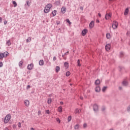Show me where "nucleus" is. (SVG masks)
<instances>
[{
	"mask_svg": "<svg viewBox=\"0 0 130 130\" xmlns=\"http://www.w3.org/2000/svg\"><path fill=\"white\" fill-rule=\"evenodd\" d=\"M52 8V5L51 4H49L47 5L44 10V13L45 14H47V13H49L50 11V9Z\"/></svg>",
	"mask_w": 130,
	"mask_h": 130,
	"instance_id": "obj_1",
	"label": "nucleus"
},
{
	"mask_svg": "<svg viewBox=\"0 0 130 130\" xmlns=\"http://www.w3.org/2000/svg\"><path fill=\"white\" fill-rule=\"evenodd\" d=\"M11 120V114H8L5 118L4 122L5 123H8Z\"/></svg>",
	"mask_w": 130,
	"mask_h": 130,
	"instance_id": "obj_2",
	"label": "nucleus"
},
{
	"mask_svg": "<svg viewBox=\"0 0 130 130\" xmlns=\"http://www.w3.org/2000/svg\"><path fill=\"white\" fill-rule=\"evenodd\" d=\"M117 27H118V23L116 21H114L112 23L113 29H117Z\"/></svg>",
	"mask_w": 130,
	"mask_h": 130,
	"instance_id": "obj_3",
	"label": "nucleus"
},
{
	"mask_svg": "<svg viewBox=\"0 0 130 130\" xmlns=\"http://www.w3.org/2000/svg\"><path fill=\"white\" fill-rule=\"evenodd\" d=\"M112 16V14H111V13H107L105 15L106 20H109V19L111 18Z\"/></svg>",
	"mask_w": 130,
	"mask_h": 130,
	"instance_id": "obj_4",
	"label": "nucleus"
},
{
	"mask_svg": "<svg viewBox=\"0 0 130 130\" xmlns=\"http://www.w3.org/2000/svg\"><path fill=\"white\" fill-rule=\"evenodd\" d=\"M24 105L26 106V107H29L30 106V102L28 100H25L24 101Z\"/></svg>",
	"mask_w": 130,
	"mask_h": 130,
	"instance_id": "obj_5",
	"label": "nucleus"
},
{
	"mask_svg": "<svg viewBox=\"0 0 130 130\" xmlns=\"http://www.w3.org/2000/svg\"><path fill=\"white\" fill-rule=\"evenodd\" d=\"M110 47H111V46H110V44H107L105 46L106 50H107V51H109V50H110Z\"/></svg>",
	"mask_w": 130,
	"mask_h": 130,
	"instance_id": "obj_6",
	"label": "nucleus"
},
{
	"mask_svg": "<svg viewBox=\"0 0 130 130\" xmlns=\"http://www.w3.org/2000/svg\"><path fill=\"white\" fill-rule=\"evenodd\" d=\"M87 32H88V30H87V29H83L82 31V36H85L86 34H87Z\"/></svg>",
	"mask_w": 130,
	"mask_h": 130,
	"instance_id": "obj_7",
	"label": "nucleus"
},
{
	"mask_svg": "<svg viewBox=\"0 0 130 130\" xmlns=\"http://www.w3.org/2000/svg\"><path fill=\"white\" fill-rule=\"evenodd\" d=\"M89 27L90 29H92V28H93V27H94V21H92L89 23Z\"/></svg>",
	"mask_w": 130,
	"mask_h": 130,
	"instance_id": "obj_8",
	"label": "nucleus"
},
{
	"mask_svg": "<svg viewBox=\"0 0 130 130\" xmlns=\"http://www.w3.org/2000/svg\"><path fill=\"white\" fill-rule=\"evenodd\" d=\"M27 69L29 71H31V70H32V69H33V64L31 63L30 64H28L27 66Z\"/></svg>",
	"mask_w": 130,
	"mask_h": 130,
	"instance_id": "obj_9",
	"label": "nucleus"
},
{
	"mask_svg": "<svg viewBox=\"0 0 130 130\" xmlns=\"http://www.w3.org/2000/svg\"><path fill=\"white\" fill-rule=\"evenodd\" d=\"M81 113V109H76L74 112V113H75V114H77L78 113Z\"/></svg>",
	"mask_w": 130,
	"mask_h": 130,
	"instance_id": "obj_10",
	"label": "nucleus"
},
{
	"mask_svg": "<svg viewBox=\"0 0 130 130\" xmlns=\"http://www.w3.org/2000/svg\"><path fill=\"white\" fill-rule=\"evenodd\" d=\"M93 110L94 111H97V110H98V106L97 105H93Z\"/></svg>",
	"mask_w": 130,
	"mask_h": 130,
	"instance_id": "obj_11",
	"label": "nucleus"
},
{
	"mask_svg": "<svg viewBox=\"0 0 130 130\" xmlns=\"http://www.w3.org/2000/svg\"><path fill=\"white\" fill-rule=\"evenodd\" d=\"M61 12L63 14H64L67 12V8L66 7H62L61 9Z\"/></svg>",
	"mask_w": 130,
	"mask_h": 130,
	"instance_id": "obj_12",
	"label": "nucleus"
},
{
	"mask_svg": "<svg viewBox=\"0 0 130 130\" xmlns=\"http://www.w3.org/2000/svg\"><path fill=\"white\" fill-rule=\"evenodd\" d=\"M64 66L66 69H69V63L68 62H65Z\"/></svg>",
	"mask_w": 130,
	"mask_h": 130,
	"instance_id": "obj_13",
	"label": "nucleus"
},
{
	"mask_svg": "<svg viewBox=\"0 0 130 130\" xmlns=\"http://www.w3.org/2000/svg\"><path fill=\"white\" fill-rule=\"evenodd\" d=\"M60 68H59V67L56 66L55 71L56 73H58V71H60Z\"/></svg>",
	"mask_w": 130,
	"mask_h": 130,
	"instance_id": "obj_14",
	"label": "nucleus"
},
{
	"mask_svg": "<svg viewBox=\"0 0 130 130\" xmlns=\"http://www.w3.org/2000/svg\"><path fill=\"white\" fill-rule=\"evenodd\" d=\"M100 87L99 86L96 87L95 88V92H100Z\"/></svg>",
	"mask_w": 130,
	"mask_h": 130,
	"instance_id": "obj_15",
	"label": "nucleus"
},
{
	"mask_svg": "<svg viewBox=\"0 0 130 130\" xmlns=\"http://www.w3.org/2000/svg\"><path fill=\"white\" fill-rule=\"evenodd\" d=\"M58 111L60 113L62 112V107L61 106H59L58 108Z\"/></svg>",
	"mask_w": 130,
	"mask_h": 130,
	"instance_id": "obj_16",
	"label": "nucleus"
},
{
	"mask_svg": "<svg viewBox=\"0 0 130 130\" xmlns=\"http://www.w3.org/2000/svg\"><path fill=\"white\" fill-rule=\"evenodd\" d=\"M127 14H128V8H127L125 10L124 15L125 16H126V15H127Z\"/></svg>",
	"mask_w": 130,
	"mask_h": 130,
	"instance_id": "obj_17",
	"label": "nucleus"
},
{
	"mask_svg": "<svg viewBox=\"0 0 130 130\" xmlns=\"http://www.w3.org/2000/svg\"><path fill=\"white\" fill-rule=\"evenodd\" d=\"M52 102V99H51V98L48 99V101H47L48 104H51Z\"/></svg>",
	"mask_w": 130,
	"mask_h": 130,
	"instance_id": "obj_18",
	"label": "nucleus"
},
{
	"mask_svg": "<svg viewBox=\"0 0 130 130\" xmlns=\"http://www.w3.org/2000/svg\"><path fill=\"white\" fill-rule=\"evenodd\" d=\"M4 57H7L9 55V52H5L4 53Z\"/></svg>",
	"mask_w": 130,
	"mask_h": 130,
	"instance_id": "obj_19",
	"label": "nucleus"
},
{
	"mask_svg": "<svg viewBox=\"0 0 130 130\" xmlns=\"http://www.w3.org/2000/svg\"><path fill=\"white\" fill-rule=\"evenodd\" d=\"M39 64L40 66H43L44 64V61L43 60H40Z\"/></svg>",
	"mask_w": 130,
	"mask_h": 130,
	"instance_id": "obj_20",
	"label": "nucleus"
},
{
	"mask_svg": "<svg viewBox=\"0 0 130 130\" xmlns=\"http://www.w3.org/2000/svg\"><path fill=\"white\" fill-rule=\"evenodd\" d=\"M100 84V80H96L95 81V85H99Z\"/></svg>",
	"mask_w": 130,
	"mask_h": 130,
	"instance_id": "obj_21",
	"label": "nucleus"
},
{
	"mask_svg": "<svg viewBox=\"0 0 130 130\" xmlns=\"http://www.w3.org/2000/svg\"><path fill=\"white\" fill-rule=\"evenodd\" d=\"M122 85L123 86H127V81H126L125 80L123 81V82H122Z\"/></svg>",
	"mask_w": 130,
	"mask_h": 130,
	"instance_id": "obj_22",
	"label": "nucleus"
},
{
	"mask_svg": "<svg viewBox=\"0 0 130 130\" xmlns=\"http://www.w3.org/2000/svg\"><path fill=\"white\" fill-rule=\"evenodd\" d=\"M56 10H54L52 12V14L53 16V17H54V16H56Z\"/></svg>",
	"mask_w": 130,
	"mask_h": 130,
	"instance_id": "obj_23",
	"label": "nucleus"
},
{
	"mask_svg": "<svg viewBox=\"0 0 130 130\" xmlns=\"http://www.w3.org/2000/svg\"><path fill=\"white\" fill-rule=\"evenodd\" d=\"M3 57H5L4 54L3 53H1L0 54V59H3Z\"/></svg>",
	"mask_w": 130,
	"mask_h": 130,
	"instance_id": "obj_24",
	"label": "nucleus"
},
{
	"mask_svg": "<svg viewBox=\"0 0 130 130\" xmlns=\"http://www.w3.org/2000/svg\"><path fill=\"white\" fill-rule=\"evenodd\" d=\"M106 37L107 39H110V38L111 37L110 36V34H107Z\"/></svg>",
	"mask_w": 130,
	"mask_h": 130,
	"instance_id": "obj_25",
	"label": "nucleus"
},
{
	"mask_svg": "<svg viewBox=\"0 0 130 130\" xmlns=\"http://www.w3.org/2000/svg\"><path fill=\"white\" fill-rule=\"evenodd\" d=\"M79 127H80V125H79V124H77L74 126L75 129H78Z\"/></svg>",
	"mask_w": 130,
	"mask_h": 130,
	"instance_id": "obj_26",
	"label": "nucleus"
},
{
	"mask_svg": "<svg viewBox=\"0 0 130 130\" xmlns=\"http://www.w3.org/2000/svg\"><path fill=\"white\" fill-rule=\"evenodd\" d=\"M77 64L78 67H81V62L80 61V59L77 60Z\"/></svg>",
	"mask_w": 130,
	"mask_h": 130,
	"instance_id": "obj_27",
	"label": "nucleus"
},
{
	"mask_svg": "<svg viewBox=\"0 0 130 130\" xmlns=\"http://www.w3.org/2000/svg\"><path fill=\"white\" fill-rule=\"evenodd\" d=\"M13 5H14V8H16V7H17V3L15 1L13 2Z\"/></svg>",
	"mask_w": 130,
	"mask_h": 130,
	"instance_id": "obj_28",
	"label": "nucleus"
},
{
	"mask_svg": "<svg viewBox=\"0 0 130 130\" xmlns=\"http://www.w3.org/2000/svg\"><path fill=\"white\" fill-rule=\"evenodd\" d=\"M7 45L8 46H10L11 45V41L10 40H8L6 43Z\"/></svg>",
	"mask_w": 130,
	"mask_h": 130,
	"instance_id": "obj_29",
	"label": "nucleus"
},
{
	"mask_svg": "<svg viewBox=\"0 0 130 130\" xmlns=\"http://www.w3.org/2000/svg\"><path fill=\"white\" fill-rule=\"evenodd\" d=\"M31 41V38L29 37L27 40H26V42L28 43V42H30Z\"/></svg>",
	"mask_w": 130,
	"mask_h": 130,
	"instance_id": "obj_30",
	"label": "nucleus"
},
{
	"mask_svg": "<svg viewBox=\"0 0 130 130\" xmlns=\"http://www.w3.org/2000/svg\"><path fill=\"white\" fill-rule=\"evenodd\" d=\"M66 21H67V23H69V25H71L72 24V22H71V21H70V19H67Z\"/></svg>",
	"mask_w": 130,
	"mask_h": 130,
	"instance_id": "obj_31",
	"label": "nucleus"
},
{
	"mask_svg": "<svg viewBox=\"0 0 130 130\" xmlns=\"http://www.w3.org/2000/svg\"><path fill=\"white\" fill-rule=\"evenodd\" d=\"M106 89H107V87L104 86L103 89H102V91L103 92H105V91L106 90Z\"/></svg>",
	"mask_w": 130,
	"mask_h": 130,
	"instance_id": "obj_32",
	"label": "nucleus"
},
{
	"mask_svg": "<svg viewBox=\"0 0 130 130\" xmlns=\"http://www.w3.org/2000/svg\"><path fill=\"white\" fill-rule=\"evenodd\" d=\"M26 4H27V6H28V7H29L31 5V3H30L29 1H27Z\"/></svg>",
	"mask_w": 130,
	"mask_h": 130,
	"instance_id": "obj_33",
	"label": "nucleus"
},
{
	"mask_svg": "<svg viewBox=\"0 0 130 130\" xmlns=\"http://www.w3.org/2000/svg\"><path fill=\"white\" fill-rule=\"evenodd\" d=\"M71 75V72H67V73H66V76H67V77H69V76H70Z\"/></svg>",
	"mask_w": 130,
	"mask_h": 130,
	"instance_id": "obj_34",
	"label": "nucleus"
},
{
	"mask_svg": "<svg viewBox=\"0 0 130 130\" xmlns=\"http://www.w3.org/2000/svg\"><path fill=\"white\" fill-rule=\"evenodd\" d=\"M45 113H47V114H49V113H50V111L49 110H45Z\"/></svg>",
	"mask_w": 130,
	"mask_h": 130,
	"instance_id": "obj_35",
	"label": "nucleus"
},
{
	"mask_svg": "<svg viewBox=\"0 0 130 130\" xmlns=\"http://www.w3.org/2000/svg\"><path fill=\"white\" fill-rule=\"evenodd\" d=\"M17 125L18 127H21L22 124L21 123V122H19Z\"/></svg>",
	"mask_w": 130,
	"mask_h": 130,
	"instance_id": "obj_36",
	"label": "nucleus"
},
{
	"mask_svg": "<svg viewBox=\"0 0 130 130\" xmlns=\"http://www.w3.org/2000/svg\"><path fill=\"white\" fill-rule=\"evenodd\" d=\"M23 61H21L19 62V67H22V65L23 64Z\"/></svg>",
	"mask_w": 130,
	"mask_h": 130,
	"instance_id": "obj_37",
	"label": "nucleus"
},
{
	"mask_svg": "<svg viewBox=\"0 0 130 130\" xmlns=\"http://www.w3.org/2000/svg\"><path fill=\"white\" fill-rule=\"evenodd\" d=\"M56 121H57V122H59V123H60V120L58 118H57L56 119Z\"/></svg>",
	"mask_w": 130,
	"mask_h": 130,
	"instance_id": "obj_38",
	"label": "nucleus"
},
{
	"mask_svg": "<svg viewBox=\"0 0 130 130\" xmlns=\"http://www.w3.org/2000/svg\"><path fill=\"white\" fill-rule=\"evenodd\" d=\"M71 120H72V117L69 116L68 117V121H71Z\"/></svg>",
	"mask_w": 130,
	"mask_h": 130,
	"instance_id": "obj_39",
	"label": "nucleus"
},
{
	"mask_svg": "<svg viewBox=\"0 0 130 130\" xmlns=\"http://www.w3.org/2000/svg\"><path fill=\"white\" fill-rule=\"evenodd\" d=\"M83 127L84 128H86V127H87V123L83 124Z\"/></svg>",
	"mask_w": 130,
	"mask_h": 130,
	"instance_id": "obj_40",
	"label": "nucleus"
},
{
	"mask_svg": "<svg viewBox=\"0 0 130 130\" xmlns=\"http://www.w3.org/2000/svg\"><path fill=\"white\" fill-rule=\"evenodd\" d=\"M3 66H4V64L3 63V62H0V68L3 67Z\"/></svg>",
	"mask_w": 130,
	"mask_h": 130,
	"instance_id": "obj_41",
	"label": "nucleus"
},
{
	"mask_svg": "<svg viewBox=\"0 0 130 130\" xmlns=\"http://www.w3.org/2000/svg\"><path fill=\"white\" fill-rule=\"evenodd\" d=\"M38 115H40V114H41V111H40V110L38 111Z\"/></svg>",
	"mask_w": 130,
	"mask_h": 130,
	"instance_id": "obj_42",
	"label": "nucleus"
},
{
	"mask_svg": "<svg viewBox=\"0 0 130 130\" xmlns=\"http://www.w3.org/2000/svg\"><path fill=\"white\" fill-rule=\"evenodd\" d=\"M53 60H54V61H55V60H56V57L54 56L53 58Z\"/></svg>",
	"mask_w": 130,
	"mask_h": 130,
	"instance_id": "obj_43",
	"label": "nucleus"
},
{
	"mask_svg": "<svg viewBox=\"0 0 130 130\" xmlns=\"http://www.w3.org/2000/svg\"><path fill=\"white\" fill-rule=\"evenodd\" d=\"M127 111H130V107H128L127 108Z\"/></svg>",
	"mask_w": 130,
	"mask_h": 130,
	"instance_id": "obj_44",
	"label": "nucleus"
},
{
	"mask_svg": "<svg viewBox=\"0 0 130 130\" xmlns=\"http://www.w3.org/2000/svg\"><path fill=\"white\" fill-rule=\"evenodd\" d=\"M7 23H8V21H4V24H5V25H7Z\"/></svg>",
	"mask_w": 130,
	"mask_h": 130,
	"instance_id": "obj_45",
	"label": "nucleus"
},
{
	"mask_svg": "<svg viewBox=\"0 0 130 130\" xmlns=\"http://www.w3.org/2000/svg\"><path fill=\"white\" fill-rule=\"evenodd\" d=\"M60 22H59V21H56V24H57V25H59V24L60 23Z\"/></svg>",
	"mask_w": 130,
	"mask_h": 130,
	"instance_id": "obj_46",
	"label": "nucleus"
},
{
	"mask_svg": "<svg viewBox=\"0 0 130 130\" xmlns=\"http://www.w3.org/2000/svg\"><path fill=\"white\" fill-rule=\"evenodd\" d=\"M3 21V18L0 17V23Z\"/></svg>",
	"mask_w": 130,
	"mask_h": 130,
	"instance_id": "obj_47",
	"label": "nucleus"
},
{
	"mask_svg": "<svg viewBox=\"0 0 130 130\" xmlns=\"http://www.w3.org/2000/svg\"><path fill=\"white\" fill-rule=\"evenodd\" d=\"M98 16H99V17H100V18H101V14L99 13Z\"/></svg>",
	"mask_w": 130,
	"mask_h": 130,
	"instance_id": "obj_48",
	"label": "nucleus"
},
{
	"mask_svg": "<svg viewBox=\"0 0 130 130\" xmlns=\"http://www.w3.org/2000/svg\"><path fill=\"white\" fill-rule=\"evenodd\" d=\"M96 23H100V21L98 19H96Z\"/></svg>",
	"mask_w": 130,
	"mask_h": 130,
	"instance_id": "obj_49",
	"label": "nucleus"
},
{
	"mask_svg": "<svg viewBox=\"0 0 130 130\" xmlns=\"http://www.w3.org/2000/svg\"><path fill=\"white\" fill-rule=\"evenodd\" d=\"M60 104H61V105H63V102H61L60 103Z\"/></svg>",
	"mask_w": 130,
	"mask_h": 130,
	"instance_id": "obj_50",
	"label": "nucleus"
},
{
	"mask_svg": "<svg viewBox=\"0 0 130 130\" xmlns=\"http://www.w3.org/2000/svg\"><path fill=\"white\" fill-rule=\"evenodd\" d=\"M30 130H35V129L33 127L30 128Z\"/></svg>",
	"mask_w": 130,
	"mask_h": 130,
	"instance_id": "obj_51",
	"label": "nucleus"
},
{
	"mask_svg": "<svg viewBox=\"0 0 130 130\" xmlns=\"http://www.w3.org/2000/svg\"><path fill=\"white\" fill-rule=\"evenodd\" d=\"M29 88H30V85L27 86V89H29Z\"/></svg>",
	"mask_w": 130,
	"mask_h": 130,
	"instance_id": "obj_52",
	"label": "nucleus"
},
{
	"mask_svg": "<svg viewBox=\"0 0 130 130\" xmlns=\"http://www.w3.org/2000/svg\"><path fill=\"white\" fill-rule=\"evenodd\" d=\"M119 90H121V87H119Z\"/></svg>",
	"mask_w": 130,
	"mask_h": 130,
	"instance_id": "obj_53",
	"label": "nucleus"
},
{
	"mask_svg": "<svg viewBox=\"0 0 130 130\" xmlns=\"http://www.w3.org/2000/svg\"><path fill=\"white\" fill-rule=\"evenodd\" d=\"M13 127H14V128L16 127V125H14Z\"/></svg>",
	"mask_w": 130,
	"mask_h": 130,
	"instance_id": "obj_54",
	"label": "nucleus"
},
{
	"mask_svg": "<svg viewBox=\"0 0 130 130\" xmlns=\"http://www.w3.org/2000/svg\"><path fill=\"white\" fill-rule=\"evenodd\" d=\"M120 54H123V53H120Z\"/></svg>",
	"mask_w": 130,
	"mask_h": 130,
	"instance_id": "obj_55",
	"label": "nucleus"
},
{
	"mask_svg": "<svg viewBox=\"0 0 130 130\" xmlns=\"http://www.w3.org/2000/svg\"><path fill=\"white\" fill-rule=\"evenodd\" d=\"M110 1V2H111V1H113V0H109Z\"/></svg>",
	"mask_w": 130,
	"mask_h": 130,
	"instance_id": "obj_56",
	"label": "nucleus"
},
{
	"mask_svg": "<svg viewBox=\"0 0 130 130\" xmlns=\"http://www.w3.org/2000/svg\"><path fill=\"white\" fill-rule=\"evenodd\" d=\"M67 53H69V51H68V52H67Z\"/></svg>",
	"mask_w": 130,
	"mask_h": 130,
	"instance_id": "obj_57",
	"label": "nucleus"
},
{
	"mask_svg": "<svg viewBox=\"0 0 130 130\" xmlns=\"http://www.w3.org/2000/svg\"><path fill=\"white\" fill-rule=\"evenodd\" d=\"M81 98V99H83V98Z\"/></svg>",
	"mask_w": 130,
	"mask_h": 130,
	"instance_id": "obj_58",
	"label": "nucleus"
},
{
	"mask_svg": "<svg viewBox=\"0 0 130 130\" xmlns=\"http://www.w3.org/2000/svg\"><path fill=\"white\" fill-rule=\"evenodd\" d=\"M110 130H113V129H110Z\"/></svg>",
	"mask_w": 130,
	"mask_h": 130,
	"instance_id": "obj_59",
	"label": "nucleus"
},
{
	"mask_svg": "<svg viewBox=\"0 0 130 130\" xmlns=\"http://www.w3.org/2000/svg\"><path fill=\"white\" fill-rule=\"evenodd\" d=\"M70 85H71V86H72V84H70Z\"/></svg>",
	"mask_w": 130,
	"mask_h": 130,
	"instance_id": "obj_60",
	"label": "nucleus"
},
{
	"mask_svg": "<svg viewBox=\"0 0 130 130\" xmlns=\"http://www.w3.org/2000/svg\"><path fill=\"white\" fill-rule=\"evenodd\" d=\"M51 130H53V129H51Z\"/></svg>",
	"mask_w": 130,
	"mask_h": 130,
	"instance_id": "obj_61",
	"label": "nucleus"
},
{
	"mask_svg": "<svg viewBox=\"0 0 130 130\" xmlns=\"http://www.w3.org/2000/svg\"><path fill=\"white\" fill-rule=\"evenodd\" d=\"M65 54H67V53H65Z\"/></svg>",
	"mask_w": 130,
	"mask_h": 130,
	"instance_id": "obj_62",
	"label": "nucleus"
}]
</instances>
